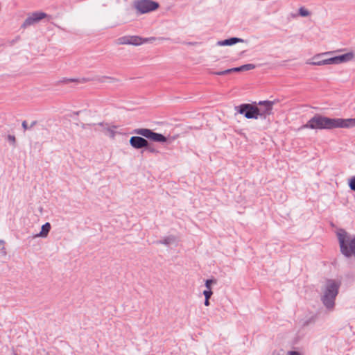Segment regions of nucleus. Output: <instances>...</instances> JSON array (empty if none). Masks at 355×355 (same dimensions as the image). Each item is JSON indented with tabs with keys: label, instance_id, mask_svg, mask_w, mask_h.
I'll return each instance as SVG.
<instances>
[{
	"label": "nucleus",
	"instance_id": "nucleus-26",
	"mask_svg": "<svg viewBox=\"0 0 355 355\" xmlns=\"http://www.w3.org/2000/svg\"><path fill=\"white\" fill-rule=\"evenodd\" d=\"M145 148L150 153H155V154H157L159 153V150H157V149H155L154 147H153L150 143L148 142V147H145Z\"/></svg>",
	"mask_w": 355,
	"mask_h": 355
},
{
	"label": "nucleus",
	"instance_id": "nucleus-4",
	"mask_svg": "<svg viewBox=\"0 0 355 355\" xmlns=\"http://www.w3.org/2000/svg\"><path fill=\"white\" fill-rule=\"evenodd\" d=\"M337 237L342 254L349 258H355V235H352L345 230L340 229L337 232Z\"/></svg>",
	"mask_w": 355,
	"mask_h": 355
},
{
	"label": "nucleus",
	"instance_id": "nucleus-17",
	"mask_svg": "<svg viewBox=\"0 0 355 355\" xmlns=\"http://www.w3.org/2000/svg\"><path fill=\"white\" fill-rule=\"evenodd\" d=\"M6 251L5 248V241L0 240V258L5 257L6 256Z\"/></svg>",
	"mask_w": 355,
	"mask_h": 355
},
{
	"label": "nucleus",
	"instance_id": "nucleus-31",
	"mask_svg": "<svg viewBox=\"0 0 355 355\" xmlns=\"http://www.w3.org/2000/svg\"><path fill=\"white\" fill-rule=\"evenodd\" d=\"M287 355H302L300 352L296 351H289Z\"/></svg>",
	"mask_w": 355,
	"mask_h": 355
},
{
	"label": "nucleus",
	"instance_id": "nucleus-23",
	"mask_svg": "<svg viewBox=\"0 0 355 355\" xmlns=\"http://www.w3.org/2000/svg\"><path fill=\"white\" fill-rule=\"evenodd\" d=\"M174 241H175V239L173 236H168V237L165 238L163 241H160V243H163L164 245H169Z\"/></svg>",
	"mask_w": 355,
	"mask_h": 355
},
{
	"label": "nucleus",
	"instance_id": "nucleus-28",
	"mask_svg": "<svg viewBox=\"0 0 355 355\" xmlns=\"http://www.w3.org/2000/svg\"><path fill=\"white\" fill-rule=\"evenodd\" d=\"M213 294V292L211 291V290H205L203 291V295H205V298H210L211 296Z\"/></svg>",
	"mask_w": 355,
	"mask_h": 355
},
{
	"label": "nucleus",
	"instance_id": "nucleus-2",
	"mask_svg": "<svg viewBox=\"0 0 355 355\" xmlns=\"http://www.w3.org/2000/svg\"><path fill=\"white\" fill-rule=\"evenodd\" d=\"M132 134L140 136H132L129 140L130 145L135 149H141L148 147V139L155 141L164 143L167 141V138L161 133H157L148 128H137L133 130Z\"/></svg>",
	"mask_w": 355,
	"mask_h": 355
},
{
	"label": "nucleus",
	"instance_id": "nucleus-27",
	"mask_svg": "<svg viewBox=\"0 0 355 355\" xmlns=\"http://www.w3.org/2000/svg\"><path fill=\"white\" fill-rule=\"evenodd\" d=\"M349 187L351 190L355 191V177H353L349 180Z\"/></svg>",
	"mask_w": 355,
	"mask_h": 355
},
{
	"label": "nucleus",
	"instance_id": "nucleus-34",
	"mask_svg": "<svg viewBox=\"0 0 355 355\" xmlns=\"http://www.w3.org/2000/svg\"><path fill=\"white\" fill-rule=\"evenodd\" d=\"M187 44L189 45H195L196 44V42H188Z\"/></svg>",
	"mask_w": 355,
	"mask_h": 355
},
{
	"label": "nucleus",
	"instance_id": "nucleus-6",
	"mask_svg": "<svg viewBox=\"0 0 355 355\" xmlns=\"http://www.w3.org/2000/svg\"><path fill=\"white\" fill-rule=\"evenodd\" d=\"M159 7V3L152 0H138L135 3V8L141 14L156 10Z\"/></svg>",
	"mask_w": 355,
	"mask_h": 355
},
{
	"label": "nucleus",
	"instance_id": "nucleus-16",
	"mask_svg": "<svg viewBox=\"0 0 355 355\" xmlns=\"http://www.w3.org/2000/svg\"><path fill=\"white\" fill-rule=\"evenodd\" d=\"M116 44H130L129 35H125L118 38L116 40Z\"/></svg>",
	"mask_w": 355,
	"mask_h": 355
},
{
	"label": "nucleus",
	"instance_id": "nucleus-13",
	"mask_svg": "<svg viewBox=\"0 0 355 355\" xmlns=\"http://www.w3.org/2000/svg\"><path fill=\"white\" fill-rule=\"evenodd\" d=\"M130 44L138 46L144 43L143 37L137 35H129Z\"/></svg>",
	"mask_w": 355,
	"mask_h": 355
},
{
	"label": "nucleus",
	"instance_id": "nucleus-29",
	"mask_svg": "<svg viewBox=\"0 0 355 355\" xmlns=\"http://www.w3.org/2000/svg\"><path fill=\"white\" fill-rule=\"evenodd\" d=\"M156 39L157 38L155 37H148V38H143V40H144V43H146L148 42L155 41V40H156Z\"/></svg>",
	"mask_w": 355,
	"mask_h": 355
},
{
	"label": "nucleus",
	"instance_id": "nucleus-9",
	"mask_svg": "<svg viewBox=\"0 0 355 355\" xmlns=\"http://www.w3.org/2000/svg\"><path fill=\"white\" fill-rule=\"evenodd\" d=\"M354 57L352 52H349L343 55L331 58V64H338L340 63L347 62L352 60Z\"/></svg>",
	"mask_w": 355,
	"mask_h": 355
},
{
	"label": "nucleus",
	"instance_id": "nucleus-12",
	"mask_svg": "<svg viewBox=\"0 0 355 355\" xmlns=\"http://www.w3.org/2000/svg\"><path fill=\"white\" fill-rule=\"evenodd\" d=\"M51 230V224L46 223L42 226L41 231L40 233L35 235L36 237H46Z\"/></svg>",
	"mask_w": 355,
	"mask_h": 355
},
{
	"label": "nucleus",
	"instance_id": "nucleus-24",
	"mask_svg": "<svg viewBox=\"0 0 355 355\" xmlns=\"http://www.w3.org/2000/svg\"><path fill=\"white\" fill-rule=\"evenodd\" d=\"M78 82L77 79L64 78L59 81L60 83L68 84L69 83Z\"/></svg>",
	"mask_w": 355,
	"mask_h": 355
},
{
	"label": "nucleus",
	"instance_id": "nucleus-3",
	"mask_svg": "<svg viewBox=\"0 0 355 355\" xmlns=\"http://www.w3.org/2000/svg\"><path fill=\"white\" fill-rule=\"evenodd\" d=\"M341 286V281L327 279L322 290L320 300L327 309L332 311L335 306V301Z\"/></svg>",
	"mask_w": 355,
	"mask_h": 355
},
{
	"label": "nucleus",
	"instance_id": "nucleus-1",
	"mask_svg": "<svg viewBox=\"0 0 355 355\" xmlns=\"http://www.w3.org/2000/svg\"><path fill=\"white\" fill-rule=\"evenodd\" d=\"M355 127L354 119H331L320 114H315L311 118L308 122L302 125L299 130L311 129H334L337 128H352Z\"/></svg>",
	"mask_w": 355,
	"mask_h": 355
},
{
	"label": "nucleus",
	"instance_id": "nucleus-30",
	"mask_svg": "<svg viewBox=\"0 0 355 355\" xmlns=\"http://www.w3.org/2000/svg\"><path fill=\"white\" fill-rule=\"evenodd\" d=\"M228 69L230 70V73H232L233 72H240V71H241V69H239V67L232 68V69Z\"/></svg>",
	"mask_w": 355,
	"mask_h": 355
},
{
	"label": "nucleus",
	"instance_id": "nucleus-25",
	"mask_svg": "<svg viewBox=\"0 0 355 355\" xmlns=\"http://www.w3.org/2000/svg\"><path fill=\"white\" fill-rule=\"evenodd\" d=\"M210 73L214 74V75H218V76H224V75L230 74V70L226 69V70L220 71L210 72Z\"/></svg>",
	"mask_w": 355,
	"mask_h": 355
},
{
	"label": "nucleus",
	"instance_id": "nucleus-14",
	"mask_svg": "<svg viewBox=\"0 0 355 355\" xmlns=\"http://www.w3.org/2000/svg\"><path fill=\"white\" fill-rule=\"evenodd\" d=\"M98 125L101 126H105V129L109 132V136L112 139L114 138L116 135V132L114 129H116L117 126L112 125L110 127L108 125V124H104L103 123H99Z\"/></svg>",
	"mask_w": 355,
	"mask_h": 355
},
{
	"label": "nucleus",
	"instance_id": "nucleus-20",
	"mask_svg": "<svg viewBox=\"0 0 355 355\" xmlns=\"http://www.w3.org/2000/svg\"><path fill=\"white\" fill-rule=\"evenodd\" d=\"M216 282H217V280L214 278L210 279H207L205 281V286L208 290H211V284H216Z\"/></svg>",
	"mask_w": 355,
	"mask_h": 355
},
{
	"label": "nucleus",
	"instance_id": "nucleus-19",
	"mask_svg": "<svg viewBox=\"0 0 355 355\" xmlns=\"http://www.w3.org/2000/svg\"><path fill=\"white\" fill-rule=\"evenodd\" d=\"M255 68V65L253 64H246L239 67V69L243 71H249Z\"/></svg>",
	"mask_w": 355,
	"mask_h": 355
},
{
	"label": "nucleus",
	"instance_id": "nucleus-7",
	"mask_svg": "<svg viewBox=\"0 0 355 355\" xmlns=\"http://www.w3.org/2000/svg\"><path fill=\"white\" fill-rule=\"evenodd\" d=\"M254 103L260 106L259 107H258V118L260 117L265 119L268 116L272 114V108L275 101H261L257 103L256 102Z\"/></svg>",
	"mask_w": 355,
	"mask_h": 355
},
{
	"label": "nucleus",
	"instance_id": "nucleus-21",
	"mask_svg": "<svg viewBox=\"0 0 355 355\" xmlns=\"http://www.w3.org/2000/svg\"><path fill=\"white\" fill-rule=\"evenodd\" d=\"M309 11L303 7H301L299 9V15H301L302 17H307L309 15Z\"/></svg>",
	"mask_w": 355,
	"mask_h": 355
},
{
	"label": "nucleus",
	"instance_id": "nucleus-11",
	"mask_svg": "<svg viewBox=\"0 0 355 355\" xmlns=\"http://www.w3.org/2000/svg\"><path fill=\"white\" fill-rule=\"evenodd\" d=\"M243 40L238 37H231L224 40L218 41L217 44L218 46H231L238 42H243Z\"/></svg>",
	"mask_w": 355,
	"mask_h": 355
},
{
	"label": "nucleus",
	"instance_id": "nucleus-8",
	"mask_svg": "<svg viewBox=\"0 0 355 355\" xmlns=\"http://www.w3.org/2000/svg\"><path fill=\"white\" fill-rule=\"evenodd\" d=\"M47 15L43 12H34L27 17L24 23L21 24V28H26L37 22L40 20L46 18Z\"/></svg>",
	"mask_w": 355,
	"mask_h": 355
},
{
	"label": "nucleus",
	"instance_id": "nucleus-32",
	"mask_svg": "<svg viewBox=\"0 0 355 355\" xmlns=\"http://www.w3.org/2000/svg\"><path fill=\"white\" fill-rule=\"evenodd\" d=\"M209 299H210V298H207V297L205 299V302H204V304H205V306H207L209 305Z\"/></svg>",
	"mask_w": 355,
	"mask_h": 355
},
{
	"label": "nucleus",
	"instance_id": "nucleus-15",
	"mask_svg": "<svg viewBox=\"0 0 355 355\" xmlns=\"http://www.w3.org/2000/svg\"><path fill=\"white\" fill-rule=\"evenodd\" d=\"M37 123V121H32L31 125H28L27 121H24L21 123V127L24 129V131L25 132L28 130H31V128H33Z\"/></svg>",
	"mask_w": 355,
	"mask_h": 355
},
{
	"label": "nucleus",
	"instance_id": "nucleus-33",
	"mask_svg": "<svg viewBox=\"0 0 355 355\" xmlns=\"http://www.w3.org/2000/svg\"><path fill=\"white\" fill-rule=\"evenodd\" d=\"M159 40H168V38H165V37H159L158 38Z\"/></svg>",
	"mask_w": 355,
	"mask_h": 355
},
{
	"label": "nucleus",
	"instance_id": "nucleus-22",
	"mask_svg": "<svg viewBox=\"0 0 355 355\" xmlns=\"http://www.w3.org/2000/svg\"><path fill=\"white\" fill-rule=\"evenodd\" d=\"M7 139L12 146L15 147L16 146V138L14 135H8L7 136Z\"/></svg>",
	"mask_w": 355,
	"mask_h": 355
},
{
	"label": "nucleus",
	"instance_id": "nucleus-18",
	"mask_svg": "<svg viewBox=\"0 0 355 355\" xmlns=\"http://www.w3.org/2000/svg\"><path fill=\"white\" fill-rule=\"evenodd\" d=\"M104 79H108L110 80V83H114L116 81H117L118 80L114 77H110V76H101V77H98V78H96V80L99 83H104Z\"/></svg>",
	"mask_w": 355,
	"mask_h": 355
},
{
	"label": "nucleus",
	"instance_id": "nucleus-5",
	"mask_svg": "<svg viewBox=\"0 0 355 355\" xmlns=\"http://www.w3.org/2000/svg\"><path fill=\"white\" fill-rule=\"evenodd\" d=\"M235 109L239 114H243L246 119H258L259 110L256 104L243 103L235 107Z\"/></svg>",
	"mask_w": 355,
	"mask_h": 355
},
{
	"label": "nucleus",
	"instance_id": "nucleus-10",
	"mask_svg": "<svg viewBox=\"0 0 355 355\" xmlns=\"http://www.w3.org/2000/svg\"><path fill=\"white\" fill-rule=\"evenodd\" d=\"M330 52H327L323 54H319L315 57L313 58V61L310 63L312 65L314 66H322V65H326V64H331V58L328 59H323L320 60V56L322 55H326L329 54Z\"/></svg>",
	"mask_w": 355,
	"mask_h": 355
}]
</instances>
